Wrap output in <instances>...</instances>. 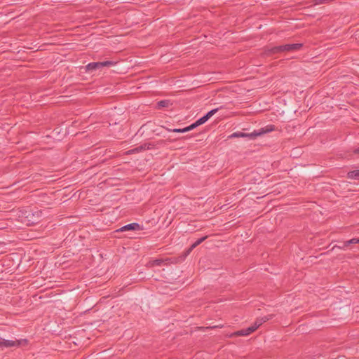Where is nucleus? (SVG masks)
Listing matches in <instances>:
<instances>
[{"instance_id": "1", "label": "nucleus", "mask_w": 359, "mask_h": 359, "mask_svg": "<svg viewBox=\"0 0 359 359\" xmlns=\"http://www.w3.org/2000/svg\"><path fill=\"white\" fill-rule=\"evenodd\" d=\"M177 263L176 258L166 257L159 258L156 259H151L146 264V267L153 268L154 266H161V265H169L170 264Z\"/></svg>"}, {"instance_id": "2", "label": "nucleus", "mask_w": 359, "mask_h": 359, "mask_svg": "<svg viewBox=\"0 0 359 359\" xmlns=\"http://www.w3.org/2000/svg\"><path fill=\"white\" fill-rule=\"evenodd\" d=\"M27 339L22 340H7L0 337V348H9L13 346H20L22 344H27Z\"/></svg>"}, {"instance_id": "3", "label": "nucleus", "mask_w": 359, "mask_h": 359, "mask_svg": "<svg viewBox=\"0 0 359 359\" xmlns=\"http://www.w3.org/2000/svg\"><path fill=\"white\" fill-rule=\"evenodd\" d=\"M116 64L115 62L107 60L104 62H90L86 66V71H93L104 67H111Z\"/></svg>"}, {"instance_id": "4", "label": "nucleus", "mask_w": 359, "mask_h": 359, "mask_svg": "<svg viewBox=\"0 0 359 359\" xmlns=\"http://www.w3.org/2000/svg\"><path fill=\"white\" fill-rule=\"evenodd\" d=\"M280 53H281L280 46L273 47L266 46L262 53V55L264 57H267Z\"/></svg>"}, {"instance_id": "5", "label": "nucleus", "mask_w": 359, "mask_h": 359, "mask_svg": "<svg viewBox=\"0 0 359 359\" xmlns=\"http://www.w3.org/2000/svg\"><path fill=\"white\" fill-rule=\"evenodd\" d=\"M303 46L302 43H292L280 45L281 53L292 52L300 49Z\"/></svg>"}, {"instance_id": "6", "label": "nucleus", "mask_w": 359, "mask_h": 359, "mask_svg": "<svg viewBox=\"0 0 359 359\" xmlns=\"http://www.w3.org/2000/svg\"><path fill=\"white\" fill-rule=\"evenodd\" d=\"M143 228L138 223H130L126 224L121 228L116 230L117 232L119 231H140L142 230Z\"/></svg>"}, {"instance_id": "7", "label": "nucleus", "mask_w": 359, "mask_h": 359, "mask_svg": "<svg viewBox=\"0 0 359 359\" xmlns=\"http://www.w3.org/2000/svg\"><path fill=\"white\" fill-rule=\"evenodd\" d=\"M236 137H248L250 140H254L256 138V134L254 132L250 133H243V132H235L229 136V138H230V139L236 138Z\"/></svg>"}, {"instance_id": "8", "label": "nucleus", "mask_w": 359, "mask_h": 359, "mask_svg": "<svg viewBox=\"0 0 359 359\" xmlns=\"http://www.w3.org/2000/svg\"><path fill=\"white\" fill-rule=\"evenodd\" d=\"M273 130H275L274 125H267L265 127H263L257 130H254V133L256 134L257 137L258 136L272 132Z\"/></svg>"}, {"instance_id": "9", "label": "nucleus", "mask_w": 359, "mask_h": 359, "mask_svg": "<svg viewBox=\"0 0 359 359\" xmlns=\"http://www.w3.org/2000/svg\"><path fill=\"white\" fill-rule=\"evenodd\" d=\"M208 238V236H205L201 238H198L196 241H195L190 248L187 250L186 255L189 254L195 248L199 245L201 243L205 241Z\"/></svg>"}, {"instance_id": "10", "label": "nucleus", "mask_w": 359, "mask_h": 359, "mask_svg": "<svg viewBox=\"0 0 359 359\" xmlns=\"http://www.w3.org/2000/svg\"><path fill=\"white\" fill-rule=\"evenodd\" d=\"M172 105V102L169 100H163L157 102V108L162 109L169 107Z\"/></svg>"}, {"instance_id": "11", "label": "nucleus", "mask_w": 359, "mask_h": 359, "mask_svg": "<svg viewBox=\"0 0 359 359\" xmlns=\"http://www.w3.org/2000/svg\"><path fill=\"white\" fill-rule=\"evenodd\" d=\"M252 332H253L249 331L248 327L246 329H242L241 330L235 332L233 334H231V336H248Z\"/></svg>"}, {"instance_id": "12", "label": "nucleus", "mask_w": 359, "mask_h": 359, "mask_svg": "<svg viewBox=\"0 0 359 359\" xmlns=\"http://www.w3.org/2000/svg\"><path fill=\"white\" fill-rule=\"evenodd\" d=\"M347 177L348 179L359 180V170L349 171L347 173Z\"/></svg>"}, {"instance_id": "13", "label": "nucleus", "mask_w": 359, "mask_h": 359, "mask_svg": "<svg viewBox=\"0 0 359 359\" xmlns=\"http://www.w3.org/2000/svg\"><path fill=\"white\" fill-rule=\"evenodd\" d=\"M262 325V320L257 318L252 325L248 327V330L251 332H255Z\"/></svg>"}, {"instance_id": "14", "label": "nucleus", "mask_w": 359, "mask_h": 359, "mask_svg": "<svg viewBox=\"0 0 359 359\" xmlns=\"http://www.w3.org/2000/svg\"><path fill=\"white\" fill-rule=\"evenodd\" d=\"M222 107H220V109H222ZM219 109V108L213 109L210 110V111H208L205 115H204V116L208 120L215 114H216Z\"/></svg>"}, {"instance_id": "15", "label": "nucleus", "mask_w": 359, "mask_h": 359, "mask_svg": "<svg viewBox=\"0 0 359 359\" xmlns=\"http://www.w3.org/2000/svg\"><path fill=\"white\" fill-rule=\"evenodd\" d=\"M166 130L170 132L180 133L188 132L187 127H185L184 128H174V129L166 128Z\"/></svg>"}, {"instance_id": "16", "label": "nucleus", "mask_w": 359, "mask_h": 359, "mask_svg": "<svg viewBox=\"0 0 359 359\" xmlns=\"http://www.w3.org/2000/svg\"><path fill=\"white\" fill-rule=\"evenodd\" d=\"M150 145H151V144H144L135 148L133 151H142V150L149 149H150V147H149Z\"/></svg>"}, {"instance_id": "17", "label": "nucleus", "mask_w": 359, "mask_h": 359, "mask_svg": "<svg viewBox=\"0 0 359 359\" xmlns=\"http://www.w3.org/2000/svg\"><path fill=\"white\" fill-rule=\"evenodd\" d=\"M223 327L222 325H212V326H208V327H198L201 330H206L210 329H215V328H222Z\"/></svg>"}, {"instance_id": "18", "label": "nucleus", "mask_w": 359, "mask_h": 359, "mask_svg": "<svg viewBox=\"0 0 359 359\" xmlns=\"http://www.w3.org/2000/svg\"><path fill=\"white\" fill-rule=\"evenodd\" d=\"M356 238H351L348 241L344 242V247H348L351 244H356Z\"/></svg>"}, {"instance_id": "19", "label": "nucleus", "mask_w": 359, "mask_h": 359, "mask_svg": "<svg viewBox=\"0 0 359 359\" xmlns=\"http://www.w3.org/2000/svg\"><path fill=\"white\" fill-rule=\"evenodd\" d=\"M208 119L203 116V117L198 119L196 121H195L198 126L205 123Z\"/></svg>"}, {"instance_id": "20", "label": "nucleus", "mask_w": 359, "mask_h": 359, "mask_svg": "<svg viewBox=\"0 0 359 359\" xmlns=\"http://www.w3.org/2000/svg\"><path fill=\"white\" fill-rule=\"evenodd\" d=\"M208 119L203 116V117L198 119L196 121H195L198 126L205 123Z\"/></svg>"}, {"instance_id": "21", "label": "nucleus", "mask_w": 359, "mask_h": 359, "mask_svg": "<svg viewBox=\"0 0 359 359\" xmlns=\"http://www.w3.org/2000/svg\"><path fill=\"white\" fill-rule=\"evenodd\" d=\"M272 317H273V315H269V316H266L259 318V319L262 320V323L263 324L264 323H265V322L268 321L269 320L271 319Z\"/></svg>"}, {"instance_id": "22", "label": "nucleus", "mask_w": 359, "mask_h": 359, "mask_svg": "<svg viewBox=\"0 0 359 359\" xmlns=\"http://www.w3.org/2000/svg\"><path fill=\"white\" fill-rule=\"evenodd\" d=\"M196 127H198L197 124L196 122L193 123L192 124H191L190 126H187V131H190L194 128H196Z\"/></svg>"}, {"instance_id": "23", "label": "nucleus", "mask_w": 359, "mask_h": 359, "mask_svg": "<svg viewBox=\"0 0 359 359\" xmlns=\"http://www.w3.org/2000/svg\"><path fill=\"white\" fill-rule=\"evenodd\" d=\"M346 247H344V242L342 243V245H334L333 248H332V250H334L335 248H339V249H345Z\"/></svg>"}, {"instance_id": "24", "label": "nucleus", "mask_w": 359, "mask_h": 359, "mask_svg": "<svg viewBox=\"0 0 359 359\" xmlns=\"http://www.w3.org/2000/svg\"><path fill=\"white\" fill-rule=\"evenodd\" d=\"M353 153H354V154H359V147H358V148H357V149H354Z\"/></svg>"}, {"instance_id": "25", "label": "nucleus", "mask_w": 359, "mask_h": 359, "mask_svg": "<svg viewBox=\"0 0 359 359\" xmlns=\"http://www.w3.org/2000/svg\"><path fill=\"white\" fill-rule=\"evenodd\" d=\"M355 241H356V244H357V243H358V244H359V238H356Z\"/></svg>"}]
</instances>
